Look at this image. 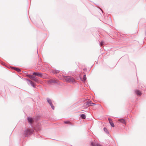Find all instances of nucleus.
I'll use <instances>...</instances> for the list:
<instances>
[{"mask_svg": "<svg viewBox=\"0 0 146 146\" xmlns=\"http://www.w3.org/2000/svg\"><path fill=\"white\" fill-rule=\"evenodd\" d=\"M66 81L72 82H73L75 81L73 78L70 76L66 77Z\"/></svg>", "mask_w": 146, "mask_h": 146, "instance_id": "f257e3e1", "label": "nucleus"}, {"mask_svg": "<svg viewBox=\"0 0 146 146\" xmlns=\"http://www.w3.org/2000/svg\"><path fill=\"white\" fill-rule=\"evenodd\" d=\"M33 132V130L31 129H28L27 130L25 133V136H28L30 135Z\"/></svg>", "mask_w": 146, "mask_h": 146, "instance_id": "f03ea898", "label": "nucleus"}, {"mask_svg": "<svg viewBox=\"0 0 146 146\" xmlns=\"http://www.w3.org/2000/svg\"><path fill=\"white\" fill-rule=\"evenodd\" d=\"M92 104H94L93 103H91V102H87L85 104V105L86 106H92Z\"/></svg>", "mask_w": 146, "mask_h": 146, "instance_id": "7ed1b4c3", "label": "nucleus"}, {"mask_svg": "<svg viewBox=\"0 0 146 146\" xmlns=\"http://www.w3.org/2000/svg\"><path fill=\"white\" fill-rule=\"evenodd\" d=\"M108 120L111 126L113 127H114V125L113 123L112 120L110 118H109Z\"/></svg>", "mask_w": 146, "mask_h": 146, "instance_id": "20e7f679", "label": "nucleus"}, {"mask_svg": "<svg viewBox=\"0 0 146 146\" xmlns=\"http://www.w3.org/2000/svg\"><path fill=\"white\" fill-rule=\"evenodd\" d=\"M33 74L34 75H36L38 76H41V74L37 72H34Z\"/></svg>", "mask_w": 146, "mask_h": 146, "instance_id": "39448f33", "label": "nucleus"}, {"mask_svg": "<svg viewBox=\"0 0 146 146\" xmlns=\"http://www.w3.org/2000/svg\"><path fill=\"white\" fill-rule=\"evenodd\" d=\"M91 146H101L99 144H95L94 143L92 142L91 143Z\"/></svg>", "mask_w": 146, "mask_h": 146, "instance_id": "423d86ee", "label": "nucleus"}, {"mask_svg": "<svg viewBox=\"0 0 146 146\" xmlns=\"http://www.w3.org/2000/svg\"><path fill=\"white\" fill-rule=\"evenodd\" d=\"M48 102L50 104V105L52 108L54 109V106H52V102H51V101L50 100H48Z\"/></svg>", "mask_w": 146, "mask_h": 146, "instance_id": "0eeeda50", "label": "nucleus"}, {"mask_svg": "<svg viewBox=\"0 0 146 146\" xmlns=\"http://www.w3.org/2000/svg\"><path fill=\"white\" fill-rule=\"evenodd\" d=\"M28 120L29 122L30 123H32L33 122V119L31 118H28Z\"/></svg>", "mask_w": 146, "mask_h": 146, "instance_id": "6e6552de", "label": "nucleus"}, {"mask_svg": "<svg viewBox=\"0 0 146 146\" xmlns=\"http://www.w3.org/2000/svg\"><path fill=\"white\" fill-rule=\"evenodd\" d=\"M135 92L137 94V95H141V92L138 90H137L135 91Z\"/></svg>", "mask_w": 146, "mask_h": 146, "instance_id": "1a4fd4ad", "label": "nucleus"}, {"mask_svg": "<svg viewBox=\"0 0 146 146\" xmlns=\"http://www.w3.org/2000/svg\"><path fill=\"white\" fill-rule=\"evenodd\" d=\"M11 68L12 69L16 70L17 72H18V68H16L14 67H11Z\"/></svg>", "mask_w": 146, "mask_h": 146, "instance_id": "9d476101", "label": "nucleus"}, {"mask_svg": "<svg viewBox=\"0 0 146 146\" xmlns=\"http://www.w3.org/2000/svg\"><path fill=\"white\" fill-rule=\"evenodd\" d=\"M119 121L120 122H121L123 123L124 124L125 123V121L123 119H120L119 120Z\"/></svg>", "mask_w": 146, "mask_h": 146, "instance_id": "9b49d317", "label": "nucleus"}, {"mask_svg": "<svg viewBox=\"0 0 146 146\" xmlns=\"http://www.w3.org/2000/svg\"><path fill=\"white\" fill-rule=\"evenodd\" d=\"M81 117L83 119H85L86 118V116L85 115L83 114L81 115Z\"/></svg>", "mask_w": 146, "mask_h": 146, "instance_id": "f8f14e48", "label": "nucleus"}, {"mask_svg": "<svg viewBox=\"0 0 146 146\" xmlns=\"http://www.w3.org/2000/svg\"><path fill=\"white\" fill-rule=\"evenodd\" d=\"M86 78L85 75L84 76L83 80L84 81H85L86 80Z\"/></svg>", "mask_w": 146, "mask_h": 146, "instance_id": "ddd939ff", "label": "nucleus"}, {"mask_svg": "<svg viewBox=\"0 0 146 146\" xmlns=\"http://www.w3.org/2000/svg\"><path fill=\"white\" fill-rule=\"evenodd\" d=\"M69 121H65L64 122V123H69Z\"/></svg>", "mask_w": 146, "mask_h": 146, "instance_id": "4468645a", "label": "nucleus"}, {"mask_svg": "<svg viewBox=\"0 0 146 146\" xmlns=\"http://www.w3.org/2000/svg\"><path fill=\"white\" fill-rule=\"evenodd\" d=\"M103 42H101V43H100V45L101 46H102L103 45Z\"/></svg>", "mask_w": 146, "mask_h": 146, "instance_id": "2eb2a0df", "label": "nucleus"}, {"mask_svg": "<svg viewBox=\"0 0 146 146\" xmlns=\"http://www.w3.org/2000/svg\"><path fill=\"white\" fill-rule=\"evenodd\" d=\"M30 78L31 79H34L33 78V77H32V76Z\"/></svg>", "mask_w": 146, "mask_h": 146, "instance_id": "dca6fc26", "label": "nucleus"}, {"mask_svg": "<svg viewBox=\"0 0 146 146\" xmlns=\"http://www.w3.org/2000/svg\"><path fill=\"white\" fill-rule=\"evenodd\" d=\"M105 129H106V128H104V131H105Z\"/></svg>", "mask_w": 146, "mask_h": 146, "instance_id": "f3484780", "label": "nucleus"}, {"mask_svg": "<svg viewBox=\"0 0 146 146\" xmlns=\"http://www.w3.org/2000/svg\"><path fill=\"white\" fill-rule=\"evenodd\" d=\"M19 72L20 71V70L19 69Z\"/></svg>", "mask_w": 146, "mask_h": 146, "instance_id": "a211bd4d", "label": "nucleus"}]
</instances>
